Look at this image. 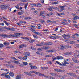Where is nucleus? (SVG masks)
Here are the masks:
<instances>
[{
  "label": "nucleus",
  "instance_id": "nucleus-1",
  "mask_svg": "<svg viewBox=\"0 0 79 79\" xmlns=\"http://www.w3.org/2000/svg\"><path fill=\"white\" fill-rule=\"evenodd\" d=\"M23 35L22 33H15L14 35L10 34V35L12 37H20L19 35Z\"/></svg>",
  "mask_w": 79,
  "mask_h": 79
},
{
  "label": "nucleus",
  "instance_id": "nucleus-2",
  "mask_svg": "<svg viewBox=\"0 0 79 79\" xmlns=\"http://www.w3.org/2000/svg\"><path fill=\"white\" fill-rule=\"evenodd\" d=\"M1 37H4V38H6V37H9V38H10V37H11L8 35L5 34H2L1 35Z\"/></svg>",
  "mask_w": 79,
  "mask_h": 79
},
{
  "label": "nucleus",
  "instance_id": "nucleus-3",
  "mask_svg": "<svg viewBox=\"0 0 79 79\" xmlns=\"http://www.w3.org/2000/svg\"><path fill=\"white\" fill-rule=\"evenodd\" d=\"M2 6V7L1 9L2 10H6L8 8V5H3Z\"/></svg>",
  "mask_w": 79,
  "mask_h": 79
},
{
  "label": "nucleus",
  "instance_id": "nucleus-4",
  "mask_svg": "<svg viewBox=\"0 0 79 79\" xmlns=\"http://www.w3.org/2000/svg\"><path fill=\"white\" fill-rule=\"evenodd\" d=\"M67 74L69 75V76H73V77H76V75L73 73H67Z\"/></svg>",
  "mask_w": 79,
  "mask_h": 79
},
{
  "label": "nucleus",
  "instance_id": "nucleus-5",
  "mask_svg": "<svg viewBox=\"0 0 79 79\" xmlns=\"http://www.w3.org/2000/svg\"><path fill=\"white\" fill-rule=\"evenodd\" d=\"M44 45H53V43L52 42H48V43H44Z\"/></svg>",
  "mask_w": 79,
  "mask_h": 79
},
{
  "label": "nucleus",
  "instance_id": "nucleus-6",
  "mask_svg": "<svg viewBox=\"0 0 79 79\" xmlns=\"http://www.w3.org/2000/svg\"><path fill=\"white\" fill-rule=\"evenodd\" d=\"M50 74H51V76H54L55 77L58 76V75L57 74L55 73H51Z\"/></svg>",
  "mask_w": 79,
  "mask_h": 79
},
{
  "label": "nucleus",
  "instance_id": "nucleus-7",
  "mask_svg": "<svg viewBox=\"0 0 79 79\" xmlns=\"http://www.w3.org/2000/svg\"><path fill=\"white\" fill-rule=\"evenodd\" d=\"M24 73L25 74H27V75H28V76H32V75L31 74L30 71L29 73L26 72H24Z\"/></svg>",
  "mask_w": 79,
  "mask_h": 79
},
{
  "label": "nucleus",
  "instance_id": "nucleus-8",
  "mask_svg": "<svg viewBox=\"0 0 79 79\" xmlns=\"http://www.w3.org/2000/svg\"><path fill=\"white\" fill-rule=\"evenodd\" d=\"M72 60L74 63H79V61L73 58H72Z\"/></svg>",
  "mask_w": 79,
  "mask_h": 79
},
{
  "label": "nucleus",
  "instance_id": "nucleus-9",
  "mask_svg": "<svg viewBox=\"0 0 79 79\" xmlns=\"http://www.w3.org/2000/svg\"><path fill=\"white\" fill-rule=\"evenodd\" d=\"M34 34H36V35H40V36H42V35L41 34V33L39 32L35 31L34 32Z\"/></svg>",
  "mask_w": 79,
  "mask_h": 79
},
{
  "label": "nucleus",
  "instance_id": "nucleus-10",
  "mask_svg": "<svg viewBox=\"0 0 79 79\" xmlns=\"http://www.w3.org/2000/svg\"><path fill=\"white\" fill-rule=\"evenodd\" d=\"M21 38L24 39V40H27V41H29V38L27 37H21Z\"/></svg>",
  "mask_w": 79,
  "mask_h": 79
},
{
  "label": "nucleus",
  "instance_id": "nucleus-11",
  "mask_svg": "<svg viewBox=\"0 0 79 79\" xmlns=\"http://www.w3.org/2000/svg\"><path fill=\"white\" fill-rule=\"evenodd\" d=\"M31 69H37V67L35 66H30Z\"/></svg>",
  "mask_w": 79,
  "mask_h": 79
},
{
  "label": "nucleus",
  "instance_id": "nucleus-12",
  "mask_svg": "<svg viewBox=\"0 0 79 79\" xmlns=\"http://www.w3.org/2000/svg\"><path fill=\"white\" fill-rule=\"evenodd\" d=\"M24 55L25 56H29V55H30V53H29L28 52H24Z\"/></svg>",
  "mask_w": 79,
  "mask_h": 79
},
{
  "label": "nucleus",
  "instance_id": "nucleus-13",
  "mask_svg": "<svg viewBox=\"0 0 79 79\" xmlns=\"http://www.w3.org/2000/svg\"><path fill=\"white\" fill-rule=\"evenodd\" d=\"M9 75H10V76L13 77V76H14L15 74H14V73L13 72H10L9 73Z\"/></svg>",
  "mask_w": 79,
  "mask_h": 79
},
{
  "label": "nucleus",
  "instance_id": "nucleus-14",
  "mask_svg": "<svg viewBox=\"0 0 79 79\" xmlns=\"http://www.w3.org/2000/svg\"><path fill=\"white\" fill-rule=\"evenodd\" d=\"M67 48L66 46H62L61 48V49L62 50H64V48Z\"/></svg>",
  "mask_w": 79,
  "mask_h": 79
},
{
  "label": "nucleus",
  "instance_id": "nucleus-15",
  "mask_svg": "<svg viewBox=\"0 0 79 79\" xmlns=\"http://www.w3.org/2000/svg\"><path fill=\"white\" fill-rule=\"evenodd\" d=\"M48 79H55V78L53 77H52L50 76H48Z\"/></svg>",
  "mask_w": 79,
  "mask_h": 79
},
{
  "label": "nucleus",
  "instance_id": "nucleus-16",
  "mask_svg": "<svg viewBox=\"0 0 79 79\" xmlns=\"http://www.w3.org/2000/svg\"><path fill=\"white\" fill-rule=\"evenodd\" d=\"M65 7H66V6H60V7L61 8V10H64V8Z\"/></svg>",
  "mask_w": 79,
  "mask_h": 79
},
{
  "label": "nucleus",
  "instance_id": "nucleus-17",
  "mask_svg": "<svg viewBox=\"0 0 79 79\" xmlns=\"http://www.w3.org/2000/svg\"><path fill=\"white\" fill-rule=\"evenodd\" d=\"M44 14H45V11H42L40 13V16H42V15H44Z\"/></svg>",
  "mask_w": 79,
  "mask_h": 79
},
{
  "label": "nucleus",
  "instance_id": "nucleus-18",
  "mask_svg": "<svg viewBox=\"0 0 79 79\" xmlns=\"http://www.w3.org/2000/svg\"><path fill=\"white\" fill-rule=\"evenodd\" d=\"M56 59L57 60H61L62 59H63V57L61 56H57V57H56Z\"/></svg>",
  "mask_w": 79,
  "mask_h": 79
},
{
  "label": "nucleus",
  "instance_id": "nucleus-19",
  "mask_svg": "<svg viewBox=\"0 0 79 79\" xmlns=\"http://www.w3.org/2000/svg\"><path fill=\"white\" fill-rule=\"evenodd\" d=\"M16 79H21V76H19V75H18L16 76Z\"/></svg>",
  "mask_w": 79,
  "mask_h": 79
},
{
  "label": "nucleus",
  "instance_id": "nucleus-20",
  "mask_svg": "<svg viewBox=\"0 0 79 79\" xmlns=\"http://www.w3.org/2000/svg\"><path fill=\"white\" fill-rule=\"evenodd\" d=\"M31 19V17H26L25 18V20H27V19Z\"/></svg>",
  "mask_w": 79,
  "mask_h": 79
},
{
  "label": "nucleus",
  "instance_id": "nucleus-21",
  "mask_svg": "<svg viewBox=\"0 0 79 79\" xmlns=\"http://www.w3.org/2000/svg\"><path fill=\"white\" fill-rule=\"evenodd\" d=\"M5 77H6V78H8V79H10V76L8 75H6L5 76Z\"/></svg>",
  "mask_w": 79,
  "mask_h": 79
},
{
  "label": "nucleus",
  "instance_id": "nucleus-22",
  "mask_svg": "<svg viewBox=\"0 0 79 79\" xmlns=\"http://www.w3.org/2000/svg\"><path fill=\"white\" fill-rule=\"evenodd\" d=\"M41 68L43 69V70H45V69H48V67H41Z\"/></svg>",
  "mask_w": 79,
  "mask_h": 79
},
{
  "label": "nucleus",
  "instance_id": "nucleus-23",
  "mask_svg": "<svg viewBox=\"0 0 79 79\" xmlns=\"http://www.w3.org/2000/svg\"><path fill=\"white\" fill-rule=\"evenodd\" d=\"M22 59L23 60H27V56H25L23 57L22 58Z\"/></svg>",
  "mask_w": 79,
  "mask_h": 79
},
{
  "label": "nucleus",
  "instance_id": "nucleus-24",
  "mask_svg": "<svg viewBox=\"0 0 79 79\" xmlns=\"http://www.w3.org/2000/svg\"><path fill=\"white\" fill-rule=\"evenodd\" d=\"M56 63L59 64V65H60V66H62V64L60 63V62H59L58 61H56Z\"/></svg>",
  "mask_w": 79,
  "mask_h": 79
},
{
  "label": "nucleus",
  "instance_id": "nucleus-25",
  "mask_svg": "<svg viewBox=\"0 0 79 79\" xmlns=\"http://www.w3.org/2000/svg\"><path fill=\"white\" fill-rule=\"evenodd\" d=\"M40 21L42 23H45V21L44 20L40 19Z\"/></svg>",
  "mask_w": 79,
  "mask_h": 79
},
{
  "label": "nucleus",
  "instance_id": "nucleus-26",
  "mask_svg": "<svg viewBox=\"0 0 79 79\" xmlns=\"http://www.w3.org/2000/svg\"><path fill=\"white\" fill-rule=\"evenodd\" d=\"M35 40H30L29 41V42L30 43H33V42H35Z\"/></svg>",
  "mask_w": 79,
  "mask_h": 79
},
{
  "label": "nucleus",
  "instance_id": "nucleus-27",
  "mask_svg": "<svg viewBox=\"0 0 79 79\" xmlns=\"http://www.w3.org/2000/svg\"><path fill=\"white\" fill-rule=\"evenodd\" d=\"M36 73V71H30V73L31 74H32V73H34V74H35V73Z\"/></svg>",
  "mask_w": 79,
  "mask_h": 79
},
{
  "label": "nucleus",
  "instance_id": "nucleus-28",
  "mask_svg": "<svg viewBox=\"0 0 79 79\" xmlns=\"http://www.w3.org/2000/svg\"><path fill=\"white\" fill-rule=\"evenodd\" d=\"M46 52H48H48H53V50H48Z\"/></svg>",
  "mask_w": 79,
  "mask_h": 79
},
{
  "label": "nucleus",
  "instance_id": "nucleus-29",
  "mask_svg": "<svg viewBox=\"0 0 79 79\" xmlns=\"http://www.w3.org/2000/svg\"><path fill=\"white\" fill-rule=\"evenodd\" d=\"M25 46H24V44H21L19 46V47L20 48H23V47H24Z\"/></svg>",
  "mask_w": 79,
  "mask_h": 79
},
{
  "label": "nucleus",
  "instance_id": "nucleus-30",
  "mask_svg": "<svg viewBox=\"0 0 79 79\" xmlns=\"http://www.w3.org/2000/svg\"><path fill=\"white\" fill-rule=\"evenodd\" d=\"M37 6H39V7H41L42 6L41 4L38 3L37 4Z\"/></svg>",
  "mask_w": 79,
  "mask_h": 79
},
{
  "label": "nucleus",
  "instance_id": "nucleus-31",
  "mask_svg": "<svg viewBox=\"0 0 79 79\" xmlns=\"http://www.w3.org/2000/svg\"><path fill=\"white\" fill-rule=\"evenodd\" d=\"M33 36L35 39H38V37L36 35H33Z\"/></svg>",
  "mask_w": 79,
  "mask_h": 79
},
{
  "label": "nucleus",
  "instance_id": "nucleus-32",
  "mask_svg": "<svg viewBox=\"0 0 79 79\" xmlns=\"http://www.w3.org/2000/svg\"><path fill=\"white\" fill-rule=\"evenodd\" d=\"M58 3H59L58 1L54 2H53V4H54V5H57V4H58Z\"/></svg>",
  "mask_w": 79,
  "mask_h": 79
},
{
  "label": "nucleus",
  "instance_id": "nucleus-33",
  "mask_svg": "<svg viewBox=\"0 0 79 79\" xmlns=\"http://www.w3.org/2000/svg\"><path fill=\"white\" fill-rule=\"evenodd\" d=\"M13 62L15 63H16V64H18V63L19 62V60H17V61L14 60V61Z\"/></svg>",
  "mask_w": 79,
  "mask_h": 79
},
{
  "label": "nucleus",
  "instance_id": "nucleus-34",
  "mask_svg": "<svg viewBox=\"0 0 79 79\" xmlns=\"http://www.w3.org/2000/svg\"><path fill=\"white\" fill-rule=\"evenodd\" d=\"M30 0H21V2H28Z\"/></svg>",
  "mask_w": 79,
  "mask_h": 79
},
{
  "label": "nucleus",
  "instance_id": "nucleus-35",
  "mask_svg": "<svg viewBox=\"0 0 79 79\" xmlns=\"http://www.w3.org/2000/svg\"><path fill=\"white\" fill-rule=\"evenodd\" d=\"M47 22L48 23H49V24H50V23H52L53 22L51 20H48L47 21Z\"/></svg>",
  "mask_w": 79,
  "mask_h": 79
},
{
  "label": "nucleus",
  "instance_id": "nucleus-36",
  "mask_svg": "<svg viewBox=\"0 0 79 79\" xmlns=\"http://www.w3.org/2000/svg\"><path fill=\"white\" fill-rule=\"evenodd\" d=\"M3 22L5 23V24L6 25V26H8V25H9V24L8 23H7V22H6V21H4Z\"/></svg>",
  "mask_w": 79,
  "mask_h": 79
},
{
  "label": "nucleus",
  "instance_id": "nucleus-37",
  "mask_svg": "<svg viewBox=\"0 0 79 79\" xmlns=\"http://www.w3.org/2000/svg\"><path fill=\"white\" fill-rule=\"evenodd\" d=\"M23 65H25V66H26V65H27V64H28V63L26 62H23Z\"/></svg>",
  "mask_w": 79,
  "mask_h": 79
},
{
  "label": "nucleus",
  "instance_id": "nucleus-38",
  "mask_svg": "<svg viewBox=\"0 0 79 79\" xmlns=\"http://www.w3.org/2000/svg\"><path fill=\"white\" fill-rule=\"evenodd\" d=\"M49 37L52 39H56V38L54 36H50Z\"/></svg>",
  "mask_w": 79,
  "mask_h": 79
},
{
  "label": "nucleus",
  "instance_id": "nucleus-39",
  "mask_svg": "<svg viewBox=\"0 0 79 79\" xmlns=\"http://www.w3.org/2000/svg\"><path fill=\"white\" fill-rule=\"evenodd\" d=\"M39 76H45V75L43 74L40 73Z\"/></svg>",
  "mask_w": 79,
  "mask_h": 79
},
{
  "label": "nucleus",
  "instance_id": "nucleus-40",
  "mask_svg": "<svg viewBox=\"0 0 79 79\" xmlns=\"http://www.w3.org/2000/svg\"><path fill=\"white\" fill-rule=\"evenodd\" d=\"M54 71L57 72H60V69H54Z\"/></svg>",
  "mask_w": 79,
  "mask_h": 79
},
{
  "label": "nucleus",
  "instance_id": "nucleus-41",
  "mask_svg": "<svg viewBox=\"0 0 79 79\" xmlns=\"http://www.w3.org/2000/svg\"><path fill=\"white\" fill-rule=\"evenodd\" d=\"M64 63H65V64H69V63H68L66 60H64Z\"/></svg>",
  "mask_w": 79,
  "mask_h": 79
},
{
  "label": "nucleus",
  "instance_id": "nucleus-42",
  "mask_svg": "<svg viewBox=\"0 0 79 79\" xmlns=\"http://www.w3.org/2000/svg\"><path fill=\"white\" fill-rule=\"evenodd\" d=\"M4 47L3 44H0V48H2V47Z\"/></svg>",
  "mask_w": 79,
  "mask_h": 79
},
{
  "label": "nucleus",
  "instance_id": "nucleus-43",
  "mask_svg": "<svg viewBox=\"0 0 79 79\" xmlns=\"http://www.w3.org/2000/svg\"><path fill=\"white\" fill-rule=\"evenodd\" d=\"M31 49H32V50H36L35 48L32 47H31Z\"/></svg>",
  "mask_w": 79,
  "mask_h": 79
},
{
  "label": "nucleus",
  "instance_id": "nucleus-44",
  "mask_svg": "<svg viewBox=\"0 0 79 79\" xmlns=\"http://www.w3.org/2000/svg\"><path fill=\"white\" fill-rule=\"evenodd\" d=\"M14 53H21L20 52L18 51H14Z\"/></svg>",
  "mask_w": 79,
  "mask_h": 79
},
{
  "label": "nucleus",
  "instance_id": "nucleus-45",
  "mask_svg": "<svg viewBox=\"0 0 79 79\" xmlns=\"http://www.w3.org/2000/svg\"><path fill=\"white\" fill-rule=\"evenodd\" d=\"M52 56H53V55L50 54L48 55V57H52Z\"/></svg>",
  "mask_w": 79,
  "mask_h": 79
},
{
  "label": "nucleus",
  "instance_id": "nucleus-46",
  "mask_svg": "<svg viewBox=\"0 0 79 79\" xmlns=\"http://www.w3.org/2000/svg\"><path fill=\"white\" fill-rule=\"evenodd\" d=\"M10 31H15V29L13 28H10Z\"/></svg>",
  "mask_w": 79,
  "mask_h": 79
},
{
  "label": "nucleus",
  "instance_id": "nucleus-47",
  "mask_svg": "<svg viewBox=\"0 0 79 79\" xmlns=\"http://www.w3.org/2000/svg\"><path fill=\"white\" fill-rule=\"evenodd\" d=\"M71 44H75V42L74 41H72L70 42Z\"/></svg>",
  "mask_w": 79,
  "mask_h": 79
},
{
  "label": "nucleus",
  "instance_id": "nucleus-48",
  "mask_svg": "<svg viewBox=\"0 0 79 79\" xmlns=\"http://www.w3.org/2000/svg\"><path fill=\"white\" fill-rule=\"evenodd\" d=\"M42 45L41 44V43L37 44H36L37 46H42Z\"/></svg>",
  "mask_w": 79,
  "mask_h": 79
},
{
  "label": "nucleus",
  "instance_id": "nucleus-49",
  "mask_svg": "<svg viewBox=\"0 0 79 79\" xmlns=\"http://www.w3.org/2000/svg\"><path fill=\"white\" fill-rule=\"evenodd\" d=\"M38 50H40L41 51H42V48H39L37 49Z\"/></svg>",
  "mask_w": 79,
  "mask_h": 79
},
{
  "label": "nucleus",
  "instance_id": "nucleus-50",
  "mask_svg": "<svg viewBox=\"0 0 79 79\" xmlns=\"http://www.w3.org/2000/svg\"><path fill=\"white\" fill-rule=\"evenodd\" d=\"M28 5V3H27L26 4H25V10H26V8H27V6Z\"/></svg>",
  "mask_w": 79,
  "mask_h": 79
},
{
  "label": "nucleus",
  "instance_id": "nucleus-51",
  "mask_svg": "<svg viewBox=\"0 0 79 79\" xmlns=\"http://www.w3.org/2000/svg\"><path fill=\"white\" fill-rule=\"evenodd\" d=\"M23 12H18V14L19 15H23Z\"/></svg>",
  "mask_w": 79,
  "mask_h": 79
},
{
  "label": "nucleus",
  "instance_id": "nucleus-52",
  "mask_svg": "<svg viewBox=\"0 0 79 79\" xmlns=\"http://www.w3.org/2000/svg\"><path fill=\"white\" fill-rule=\"evenodd\" d=\"M64 70H61L60 69L59 72H61V73L62 72H64Z\"/></svg>",
  "mask_w": 79,
  "mask_h": 79
},
{
  "label": "nucleus",
  "instance_id": "nucleus-53",
  "mask_svg": "<svg viewBox=\"0 0 79 79\" xmlns=\"http://www.w3.org/2000/svg\"><path fill=\"white\" fill-rule=\"evenodd\" d=\"M44 32H49L48 30V29H45L43 31Z\"/></svg>",
  "mask_w": 79,
  "mask_h": 79
},
{
  "label": "nucleus",
  "instance_id": "nucleus-54",
  "mask_svg": "<svg viewBox=\"0 0 79 79\" xmlns=\"http://www.w3.org/2000/svg\"><path fill=\"white\" fill-rule=\"evenodd\" d=\"M31 29H32V30H31V31H32V32H35V30H34V29H33V28H31Z\"/></svg>",
  "mask_w": 79,
  "mask_h": 79
},
{
  "label": "nucleus",
  "instance_id": "nucleus-55",
  "mask_svg": "<svg viewBox=\"0 0 79 79\" xmlns=\"http://www.w3.org/2000/svg\"><path fill=\"white\" fill-rule=\"evenodd\" d=\"M62 24H63V25H66V23L64 22H62Z\"/></svg>",
  "mask_w": 79,
  "mask_h": 79
},
{
  "label": "nucleus",
  "instance_id": "nucleus-56",
  "mask_svg": "<svg viewBox=\"0 0 79 79\" xmlns=\"http://www.w3.org/2000/svg\"><path fill=\"white\" fill-rule=\"evenodd\" d=\"M40 2L41 3H44V0H41Z\"/></svg>",
  "mask_w": 79,
  "mask_h": 79
},
{
  "label": "nucleus",
  "instance_id": "nucleus-57",
  "mask_svg": "<svg viewBox=\"0 0 79 79\" xmlns=\"http://www.w3.org/2000/svg\"><path fill=\"white\" fill-rule=\"evenodd\" d=\"M15 7L16 8H17V9H19V8L18 7H19V6H18V5H17L16 6H15Z\"/></svg>",
  "mask_w": 79,
  "mask_h": 79
},
{
  "label": "nucleus",
  "instance_id": "nucleus-58",
  "mask_svg": "<svg viewBox=\"0 0 79 79\" xmlns=\"http://www.w3.org/2000/svg\"><path fill=\"white\" fill-rule=\"evenodd\" d=\"M48 10L49 11H53V10H52V9H51V8H48Z\"/></svg>",
  "mask_w": 79,
  "mask_h": 79
},
{
  "label": "nucleus",
  "instance_id": "nucleus-59",
  "mask_svg": "<svg viewBox=\"0 0 79 79\" xmlns=\"http://www.w3.org/2000/svg\"><path fill=\"white\" fill-rule=\"evenodd\" d=\"M74 56H79V54L78 55H77V54H74Z\"/></svg>",
  "mask_w": 79,
  "mask_h": 79
},
{
  "label": "nucleus",
  "instance_id": "nucleus-60",
  "mask_svg": "<svg viewBox=\"0 0 79 79\" xmlns=\"http://www.w3.org/2000/svg\"><path fill=\"white\" fill-rule=\"evenodd\" d=\"M40 73H39V72H36V73H35V74L38 75V74H39Z\"/></svg>",
  "mask_w": 79,
  "mask_h": 79
},
{
  "label": "nucleus",
  "instance_id": "nucleus-61",
  "mask_svg": "<svg viewBox=\"0 0 79 79\" xmlns=\"http://www.w3.org/2000/svg\"><path fill=\"white\" fill-rule=\"evenodd\" d=\"M16 24H17V25H18V26H21V25L20 23H16Z\"/></svg>",
  "mask_w": 79,
  "mask_h": 79
},
{
  "label": "nucleus",
  "instance_id": "nucleus-62",
  "mask_svg": "<svg viewBox=\"0 0 79 79\" xmlns=\"http://www.w3.org/2000/svg\"><path fill=\"white\" fill-rule=\"evenodd\" d=\"M75 16V17L73 19V20H76L77 19L76 16Z\"/></svg>",
  "mask_w": 79,
  "mask_h": 79
},
{
  "label": "nucleus",
  "instance_id": "nucleus-63",
  "mask_svg": "<svg viewBox=\"0 0 79 79\" xmlns=\"http://www.w3.org/2000/svg\"><path fill=\"white\" fill-rule=\"evenodd\" d=\"M6 75L5 74V73H2L1 74V76H6Z\"/></svg>",
  "mask_w": 79,
  "mask_h": 79
},
{
  "label": "nucleus",
  "instance_id": "nucleus-64",
  "mask_svg": "<svg viewBox=\"0 0 79 79\" xmlns=\"http://www.w3.org/2000/svg\"><path fill=\"white\" fill-rule=\"evenodd\" d=\"M53 61H54L56 60V57H53Z\"/></svg>",
  "mask_w": 79,
  "mask_h": 79
}]
</instances>
